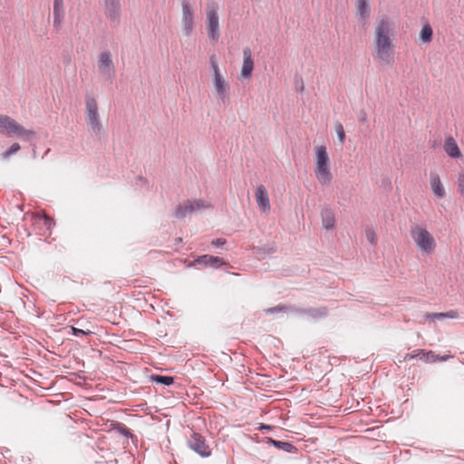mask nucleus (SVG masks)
Returning a JSON list of instances; mask_svg holds the SVG:
<instances>
[{
  "mask_svg": "<svg viewBox=\"0 0 464 464\" xmlns=\"http://www.w3.org/2000/svg\"><path fill=\"white\" fill-rule=\"evenodd\" d=\"M71 330L73 335L77 336L78 334L82 335H91L92 334V332L91 330H82L79 328H76L74 326H71Z\"/></svg>",
  "mask_w": 464,
  "mask_h": 464,
  "instance_id": "nucleus-32",
  "label": "nucleus"
},
{
  "mask_svg": "<svg viewBox=\"0 0 464 464\" xmlns=\"http://www.w3.org/2000/svg\"><path fill=\"white\" fill-rule=\"evenodd\" d=\"M271 429H272L271 426L266 425V424H260V426L258 428V430H270Z\"/></svg>",
  "mask_w": 464,
  "mask_h": 464,
  "instance_id": "nucleus-37",
  "label": "nucleus"
},
{
  "mask_svg": "<svg viewBox=\"0 0 464 464\" xmlns=\"http://www.w3.org/2000/svg\"><path fill=\"white\" fill-rule=\"evenodd\" d=\"M356 15L360 20L366 22L370 17V3L369 0H356Z\"/></svg>",
  "mask_w": 464,
  "mask_h": 464,
  "instance_id": "nucleus-18",
  "label": "nucleus"
},
{
  "mask_svg": "<svg viewBox=\"0 0 464 464\" xmlns=\"http://www.w3.org/2000/svg\"><path fill=\"white\" fill-rule=\"evenodd\" d=\"M321 215L323 227L326 230L333 229L335 225V218L334 213L329 209H325L322 212Z\"/></svg>",
  "mask_w": 464,
  "mask_h": 464,
  "instance_id": "nucleus-20",
  "label": "nucleus"
},
{
  "mask_svg": "<svg viewBox=\"0 0 464 464\" xmlns=\"http://www.w3.org/2000/svg\"><path fill=\"white\" fill-rule=\"evenodd\" d=\"M210 208V205L202 199L187 200L177 207L174 216L178 219H183L187 216L201 212Z\"/></svg>",
  "mask_w": 464,
  "mask_h": 464,
  "instance_id": "nucleus-7",
  "label": "nucleus"
},
{
  "mask_svg": "<svg viewBox=\"0 0 464 464\" xmlns=\"http://www.w3.org/2000/svg\"><path fill=\"white\" fill-rule=\"evenodd\" d=\"M256 200L259 208L263 212L270 210V200L266 188L263 185H259L256 190Z\"/></svg>",
  "mask_w": 464,
  "mask_h": 464,
  "instance_id": "nucleus-16",
  "label": "nucleus"
},
{
  "mask_svg": "<svg viewBox=\"0 0 464 464\" xmlns=\"http://www.w3.org/2000/svg\"><path fill=\"white\" fill-rule=\"evenodd\" d=\"M254 69V61L252 58V52L250 48L246 47L243 51V63L241 67V76L244 79H249L251 77Z\"/></svg>",
  "mask_w": 464,
  "mask_h": 464,
  "instance_id": "nucleus-15",
  "label": "nucleus"
},
{
  "mask_svg": "<svg viewBox=\"0 0 464 464\" xmlns=\"http://www.w3.org/2000/svg\"><path fill=\"white\" fill-rule=\"evenodd\" d=\"M412 359H418L428 363H432L439 360V355L435 354L432 351L426 352L425 350L419 349L413 351L411 353L405 354L403 357L405 362Z\"/></svg>",
  "mask_w": 464,
  "mask_h": 464,
  "instance_id": "nucleus-12",
  "label": "nucleus"
},
{
  "mask_svg": "<svg viewBox=\"0 0 464 464\" xmlns=\"http://www.w3.org/2000/svg\"><path fill=\"white\" fill-rule=\"evenodd\" d=\"M20 149H21L20 145L18 143L14 142L11 145V147L7 150H5V152L2 153V158L4 160H6L13 154H15L17 151H19Z\"/></svg>",
  "mask_w": 464,
  "mask_h": 464,
  "instance_id": "nucleus-28",
  "label": "nucleus"
},
{
  "mask_svg": "<svg viewBox=\"0 0 464 464\" xmlns=\"http://www.w3.org/2000/svg\"><path fill=\"white\" fill-rule=\"evenodd\" d=\"M268 442L276 446L277 449L282 450L285 452H291L294 449V446L286 441L275 440L269 438Z\"/></svg>",
  "mask_w": 464,
  "mask_h": 464,
  "instance_id": "nucleus-25",
  "label": "nucleus"
},
{
  "mask_svg": "<svg viewBox=\"0 0 464 464\" xmlns=\"http://www.w3.org/2000/svg\"><path fill=\"white\" fill-rule=\"evenodd\" d=\"M85 119L92 131L98 135L102 130V123L100 118L98 104L95 98L92 95L85 97Z\"/></svg>",
  "mask_w": 464,
  "mask_h": 464,
  "instance_id": "nucleus-5",
  "label": "nucleus"
},
{
  "mask_svg": "<svg viewBox=\"0 0 464 464\" xmlns=\"http://www.w3.org/2000/svg\"><path fill=\"white\" fill-rule=\"evenodd\" d=\"M6 134L16 136L23 140H30L35 135L34 130L24 129L15 120H14L11 126H9Z\"/></svg>",
  "mask_w": 464,
  "mask_h": 464,
  "instance_id": "nucleus-13",
  "label": "nucleus"
},
{
  "mask_svg": "<svg viewBox=\"0 0 464 464\" xmlns=\"http://www.w3.org/2000/svg\"><path fill=\"white\" fill-rule=\"evenodd\" d=\"M456 184L458 192L464 198V171L459 173Z\"/></svg>",
  "mask_w": 464,
  "mask_h": 464,
  "instance_id": "nucleus-29",
  "label": "nucleus"
},
{
  "mask_svg": "<svg viewBox=\"0 0 464 464\" xmlns=\"http://www.w3.org/2000/svg\"><path fill=\"white\" fill-rule=\"evenodd\" d=\"M430 188L433 195L437 198H442L445 196V189L437 173H430Z\"/></svg>",
  "mask_w": 464,
  "mask_h": 464,
  "instance_id": "nucleus-17",
  "label": "nucleus"
},
{
  "mask_svg": "<svg viewBox=\"0 0 464 464\" xmlns=\"http://www.w3.org/2000/svg\"><path fill=\"white\" fill-rule=\"evenodd\" d=\"M457 313L455 311H450L447 313H435V314H426L424 315L425 320H441L444 318H456Z\"/></svg>",
  "mask_w": 464,
  "mask_h": 464,
  "instance_id": "nucleus-22",
  "label": "nucleus"
},
{
  "mask_svg": "<svg viewBox=\"0 0 464 464\" xmlns=\"http://www.w3.org/2000/svg\"><path fill=\"white\" fill-rule=\"evenodd\" d=\"M53 27L56 31H59L65 16L63 0H53Z\"/></svg>",
  "mask_w": 464,
  "mask_h": 464,
  "instance_id": "nucleus-14",
  "label": "nucleus"
},
{
  "mask_svg": "<svg viewBox=\"0 0 464 464\" xmlns=\"http://www.w3.org/2000/svg\"><path fill=\"white\" fill-rule=\"evenodd\" d=\"M432 34V28L430 27V24H426L422 26L420 32V39L421 40L422 43L428 44L431 41Z\"/></svg>",
  "mask_w": 464,
  "mask_h": 464,
  "instance_id": "nucleus-23",
  "label": "nucleus"
},
{
  "mask_svg": "<svg viewBox=\"0 0 464 464\" xmlns=\"http://www.w3.org/2000/svg\"><path fill=\"white\" fill-rule=\"evenodd\" d=\"M281 310H282L281 307L276 306V307H272V308L267 309L266 312L269 313V314H274V313L279 312Z\"/></svg>",
  "mask_w": 464,
  "mask_h": 464,
  "instance_id": "nucleus-36",
  "label": "nucleus"
},
{
  "mask_svg": "<svg viewBox=\"0 0 464 464\" xmlns=\"http://www.w3.org/2000/svg\"><path fill=\"white\" fill-rule=\"evenodd\" d=\"M444 150L446 153L451 158L459 159L462 157L461 151L452 137H448L445 140Z\"/></svg>",
  "mask_w": 464,
  "mask_h": 464,
  "instance_id": "nucleus-19",
  "label": "nucleus"
},
{
  "mask_svg": "<svg viewBox=\"0 0 464 464\" xmlns=\"http://www.w3.org/2000/svg\"><path fill=\"white\" fill-rule=\"evenodd\" d=\"M305 313L307 314L308 316H310L312 318H317V317H320V316H323L325 314L324 309H322V310L309 309V310L305 311Z\"/></svg>",
  "mask_w": 464,
  "mask_h": 464,
  "instance_id": "nucleus-31",
  "label": "nucleus"
},
{
  "mask_svg": "<svg viewBox=\"0 0 464 464\" xmlns=\"http://www.w3.org/2000/svg\"><path fill=\"white\" fill-rule=\"evenodd\" d=\"M365 237H366L367 241L371 245H373V246L376 245L377 236H376L375 231L372 228H366Z\"/></svg>",
  "mask_w": 464,
  "mask_h": 464,
  "instance_id": "nucleus-30",
  "label": "nucleus"
},
{
  "mask_svg": "<svg viewBox=\"0 0 464 464\" xmlns=\"http://www.w3.org/2000/svg\"><path fill=\"white\" fill-rule=\"evenodd\" d=\"M452 356L451 355H443V356H439V361H447L448 359L451 358Z\"/></svg>",
  "mask_w": 464,
  "mask_h": 464,
  "instance_id": "nucleus-38",
  "label": "nucleus"
},
{
  "mask_svg": "<svg viewBox=\"0 0 464 464\" xmlns=\"http://www.w3.org/2000/svg\"><path fill=\"white\" fill-rule=\"evenodd\" d=\"M367 120H368V118H367L366 112L361 111L359 114V117H358L359 122L365 123L367 121Z\"/></svg>",
  "mask_w": 464,
  "mask_h": 464,
  "instance_id": "nucleus-34",
  "label": "nucleus"
},
{
  "mask_svg": "<svg viewBox=\"0 0 464 464\" xmlns=\"http://www.w3.org/2000/svg\"><path fill=\"white\" fill-rule=\"evenodd\" d=\"M198 261L199 264H204L205 266H209L213 267H218L224 264V261L221 258L208 255L202 256L201 257L198 258Z\"/></svg>",
  "mask_w": 464,
  "mask_h": 464,
  "instance_id": "nucleus-21",
  "label": "nucleus"
},
{
  "mask_svg": "<svg viewBox=\"0 0 464 464\" xmlns=\"http://www.w3.org/2000/svg\"><path fill=\"white\" fill-rule=\"evenodd\" d=\"M393 34L392 20L387 15L380 16L374 28L373 49L375 58L383 65L393 63Z\"/></svg>",
  "mask_w": 464,
  "mask_h": 464,
  "instance_id": "nucleus-1",
  "label": "nucleus"
},
{
  "mask_svg": "<svg viewBox=\"0 0 464 464\" xmlns=\"http://www.w3.org/2000/svg\"><path fill=\"white\" fill-rule=\"evenodd\" d=\"M314 172L322 186H328L332 183L334 176L331 171V161L324 145L314 148Z\"/></svg>",
  "mask_w": 464,
  "mask_h": 464,
  "instance_id": "nucleus-2",
  "label": "nucleus"
},
{
  "mask_svg": "<svg viewBox=\"0 0 464 464\" xmlns=\"http://www.w3.org/2000/svg\"><path fill=\"white\" fill-rule=\"evenodd\" d=\"M334 130L336 132L339 142L343 144L345 140V131L343 124L341 122L336 121L334 123Z\"/></svg>",
  "mask_w": 464,
  "mask_h": 464,
  "instance_id": "nucleus-27",
  "label": "nucleus"
},
{
  "mask_svg": "<svg viewBox=\"0 0 464 464\" xmlns=\"http://www.w3.org/2000/svg\"><path fill=\"white\" fill-rule=\"evenodd\" d=\"M206 28L208 39L217 43L220 37V24L218 6L215 3L208 4L206 10Z\"/></svg>",
  "mask_w": 464,
  "mask_h": 464,
  "instance_id": "nucleus-6",
  "label": "nucleus"
},
{
  "mask_svg": "<svg viewBox=\"0 0 464 464\" xmlns=\"http://www.w3.org/2000/svg\"><path fill=\"white\" fill-rule=\"evenodd\" d=\"M44 218L45 226L47 227V228H50L51 226L53 225V220L51 218H49L47 216H44Z\"/></svg>",
  "mask_w": 464,
  "mask_h": 464,
  "instance_id": "nucleus-35",
  "label": "nucleus"
},
{
  "mask_svg": "<svg viewBox=\"0 0 464 464\" xmlns=\"http://www.w3.org/2000/svg\"><path fill=\"white\" fill-rule=\"evenodd\" d=\"M104 14L113 26L121 22V7L120 0H104Z\"/></svg>",
  "mask_w": 464,
  "mask_h": 464,
  "instance_id": "nucleus-9",
  "label": "nucleus"
},
{
  "mask_svg": "<svg viewBox=\"0 0 464 464\" xmlns=\"http://www.w3.org/2000/svg\"><path fill=\"white\" fill-rule=\"evenodd\" d=\"M13 121V118L0 114V131L7 133Z\"/></svg>",
  "mask_w": 464,
  "mask_h": 464,
  "instance_id": "nucleus-26",
  "label": "nucleus"
},
{
  "mask_svg": "<svg viewBox=\"0 0 464 464\" xmlns=\"http://www.w3.org/2000/svg\"><path fill=\"white\" fill-rule=\"evenodd\" d=\"M98 69L100 73L106 79H111L115 73L114 63L111 54L109 51L100 53L98 60Z\"/></svg>",
  "mask_w": 464,
  "mask_h": 464,
  "instance_id": "nucleus-10",
  "label": "nucleus"
},
{
  "mask_svg": "<svg viewBox=\"0 0 464 464\" xmlns=\"http://www.w3.org/2000/svg\"><path fill=\"white\" fill-rule=\"evenodd\" d=\"M411 237L417 248L422 254H431L436 248V240L434 237L420 226H414L411 229Z\"/></svg>",
  "mask_w": 464,
  "mask_h": 464,
  "instance_id": "nucleus-3",
  "label": "nucleus"
},
{
  "mask_svg": "<svg viewBox=\"0 0 464 464\" xmlns=\"http://www.w3.org/2000/svg\"><path fill=\"white\" fill-rule=\"evenodd\" d=\"M188 448L202 458L211 455V450L206 444L205 439L198 433L194 432L188 441Z\"/></svg>",
  "mask_w": 464,
  "mask_h": 464,
  "instance_id": "nucleus-11",
  "label": "nucleus"
},
{
  "mask_svg": "<svg viewBox=\"0 0 464 464\" xmlns=\"http://www.w3.org/2000/svg\"><path fill=\"white\" fill-rule=\"evenodd\" d=\"M214 246H223L226 244V240L223 238H216L211 242Z\"/></svg>",
  "mask_w": 464,
  "mask_h": 464,
  "instance_id": "nucleus-33",
  "label": "nucleus"
},
{
  "mask_svg": "<svg viewBox=\"0 0 464 464\" xmlns=\"http://www.w3.org/2000/svg\"><path fill=\"white\" fill-rule=\"evenodd\" d=\"M150 380L154 382L169 386L173 384L174 378L172 376H166V375H151Z\"/></svg>",
  "mask_w": 464,
  "mask_h": 464,
  "instance_id": "nucleus-24",
  "label": "nucleus"
},
{
  "mask_svg": "<svg viewBox=\"0 0 464 464\" xmlns=\"http://www.w3.org/2000/svg\"><path fill=\"white\" fill-rule=\"evenodd\" d=\"M181 25L185 34L189 36L194 29V13L188 0H181Z\"/></svg>",
  "mask_w": 464,
  "mask_h": 464,
  "instance_id": "nucleus-8",
  "label": "nucleus"
},
{
  "mask_svg": "<svg viewBox=\"0 0 464 464\" xmlns=\"http://www.w3.org/2000/svg\"><path fill=\"white\" fill-rule=\"evenodd\" d=\"M209 63L213 72V84L217 96L225 103L229 96V83L222 75L215 56L210 57Z\"/></svg>",
  "mask_w": 464,
  "mask_h": 464,
  "instance_id": "nucleus-4",
  "label": "nucleus"
}]
</instances>
